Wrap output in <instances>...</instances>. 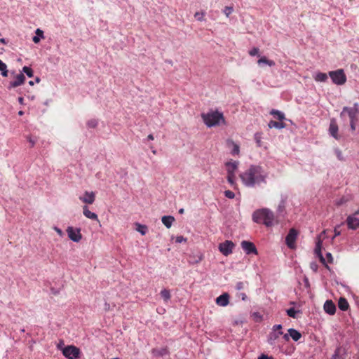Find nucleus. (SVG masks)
I'll list each match as a JSON object with an SVG mask.
<instances>
[{
	"label": "nucleus",
	"instance_id": "obj_23",
	"mask_svg": "<svg viewBox=\"0 0 359 359\" xmlns=\"http://www.w3.org/2000/svg\"><path fill=\"white\" fill-rule=\"evenodd\" d=\"M321 248H322L321 241H319L317 242V243L316 245L315 252L317 255V256L319 257L320 262L323 264H325V259L323 257V254L321 252Z\"/></svg>",
	"mask_w": 359,
	"mask_h": 359
},
{
	"label": "nucleus",
	"instance_id": "obj_35",
	"mask_svg": "<svg viewBox=\"0 0 359 359\" xmlns=\"http://www.w3.org/2000/svg\"><path fill=\"white\" fill-rule=\"evenodd\" d=\"M262 134L259 133H256L254 135V139L256 142L257 147H262Z\"/></svg>",
	"mask_w": 359,
	"mask_h": 359
},
{
	"label": "nucleus",
	"instance_id": "obj_4",
	"mask_svg": "<svg viewBox=\"0 0 359 359\" xmlns=\"http://www.w3.org/2000/svg\"><path fill=\"white\" fill-rule=\"evenodd\" d=\"M328 74L333 83L337 86L344 85L346 82V76L342 69L330 71Z\"/></svg>",
	"mask_w": 359,
	"mask_h": 359
},
{
	"label": "nucleus",
	"instance_id": "obj_22",
	"mask_svg": "<svg viewBox=\"0 0 359 359\" xmlns=\"http://www.w3.org/2000/svg\"><path fill=\"white\" fill-rule=\"evenodd\" d=\"M287 332L294 341H298L302 338V334L294 328H290Z\"/></svg>",
	"mask_w": 359,
	"mask_h": 359
},
{
	"label": "nucleus",
	"instance_id": "obj_47",
	"mask_svg": "<svg viewBox=\"0 0 359 359\" xmlns=\"http://www.w3.org/2000/svg\"><path fill=\"white\" fill-rule=\"evenodd\" d=\"M339 226H340V225H338V226H335V227H334V236L332 237V240H333L335 237H337V236H339V235L341 234V231L338 229Z\"/></svg>",
	"mask_w": 359,
	"mask_h": 359
},
{
	"label": "nucleus",
	"instance_id": "obj_53",
	"mask_svg": "<svg viewBox=\"0 0 359 359\" xmlns=\"http://www.w3.org/2000/svg\"><path fill=\"white\" fill-rule=\"evenodd\" d=\"M258 359H273L271 356H268L265 354H262Z\"/></svg>",
	"mask_w": 359,
	"mask_h": 359
},
{
	"label": "nucleus",
	"instance_id": "obj_51",
	"mask_svg": "<svg viewBox=\"0 0 359 359\" xmlns=\"http://www.w3.org/2000/svg\"><path fill=\"white\" fill-rule=\"evenodd\" d=\"M203 13H196L195 14V18L198 20H203Z\"/></svg>",
	"mask_w": 359,
	"mask_h": 359
},
{
	"label": "nucleus",
	"instance_id": "obj_16",
	"mask_svg": "<svg viewBox=\"0 0 359 359\" xmlns=\"http://www.w3.org/2000/svg\"><path fill=\"white\" fill-rule=\"evenodd\" d=\"M238 161H228L225 163L227 175H236V171L238 167Z\"/></svg>",
	"mask_w": 359,
	"mask_h": 359
},
{
	"label": "nucleus",
	"instance_id": "obj_21",
	"mask_svg": "<svg viewBox=\"0 0 359 359\" xmlns=\"http://www.w3.org/2000/svg\"><path fill=\"white\" fill-rule=\"evenodd\" d=\"M83 214L86 217L93 220H97L98 219L97 215L95 213L90 211L87 205H84L83 207Z\"/></svg>",
	"mask_w": 359,
	"mask_h": 359
},
{
	"label": "nucleus",
	"instance_id": "obj_50",
	"mask_svg": "<svg viewBox=\"0 0 359 359\" xmlns=\"http://www.w3.org/2000/svg\"><path fill=\"white\" fill-rule=\"evenodd\" d=\"M187 239L184 238L182 236H177L176 243H181L182 242H185Z\"/></svg>",
	"mask_w": 359,
	"mask_h": 359
},
{
	"label": "nucleus",
	"instance_id": "obj_58",
	"mask_svg": "<svg viewBox=\"0 0 359 359\" xmlns=\"http://www.w3.org/2000/svg\"><path fill=\"white\" fill-rule=\"evenodd\" d=\"M345 202H346V201L344 198H341V199H340L339 201H338L337 202V205H342Z\"/></svg>",
	"mask_w": 359,
	"mask_h": 359
},
{
	"label": "nucleus",
	"instance_id": "obj_55",
	"mask_svg": "<svg viewBox=\"0 0 359 359\" xmlns=\"http://www.w3.org/2000/svg\"><path fill=\"white\" fill-rule=\"evenodd\" d=\"M39 81H40V79L39 77H36L35 81H29V84L30 86H34V83H39Z\"/></svg>",
	"mask_w": 359,
	"mask_h": 359
},
{
	"label": "nucleus",
	"instance_id": "obj_48",
	"mask_svg": "<svg viewBox=\"0 0 359 359\" xmlns=\"http://www.w3.org/2000/svg\"><path fill=\"white\" fill-rule=\"evenodd\" d=\"M310 268L314 271L317 272L318 266L316 262H311L310 264Z\"/></svg>",
	"mask_w": 359,
	"mask_h": 359
},
{
	"label": "nucleus",
	"instance_id": "obj_3",
	"mask_svg": "<svg viewBox=\"0 0 359 359\" xmlns=\"http://www.w3.org/2000/svg\"><path fill=\"white\" fill-rule=\"evenodd\" d=\"M201 117L204 123L208 128L225 123L223 114L218 111H211L207 114H202Z\"/></svg>",
	"mask_w": 359,
	"mask_h": 359
},
{
	"label": "nucleus",
	"instance_id": "obj_11",
	"mask_svg": "<svg viewBox=\"0 0 359 359\" xmlns=\"http://www.w3.org/2000/svg\"><path fill=\"white\" fill-rule=\"evenodd\" d=\"M241 248L247 255L254 254L257 255L258 252L255 245L248 241H243L241 242Z\"/></svg>",
	"mask_w": 359,
	"mask_h": 359
},
{
	"label": "nucleus",
	"instance_id": "obj_25",
	"mask_svg": "<svg viewBox=\"0 0 359 359\" xmlns=\"http://www.w3.org/2000/svg\"><path fill=\"white\" fill-rule=\"evenodd\" d=\"M268 126L269 128H274L277 129H282L285 127V124L282 121H270L268 123Z\"/></svg>",
	"mask_w": 359,
	"mask_h": 359
},
{
	"label": "nucleus",
	"instance_id": "obj_39",
	"mask_svg": "<svg viewBox=\"0 0 359 359\" xmlns=\"http://www.w3.org/2000/svg\"><path fill=\"white\" fill-rule=\"evenodd\" d=\"M341 347H338L337 348H336L331 359H338L341 354Z\"/></svg>",
	"mask_w": 359,
	"mask_h": 359
},
{
	"label": "nucleus",
	"instance_id": "obj_26",
	"mask_svg": "<svg viewBox=\"0 0 359 359\" xmlns=\"http://www.w3.org/2000/svg\"><path fill=\"white\" fill-rule=\"evenodd\" d=\"M338 306L340 310L345 311L348 310L349 304L345 298L341 297L338 302Z\"/></svg>",
	"mask_w": 359,
	"mask_h": 359
},
{
	"label": "nucleus",
	"instance_id": "obj_2",
	"mask_svg": "<svg viewBox=\"0 0 359 359\" xmlns=\"http://www.w3.org/2000/svg\"><path fill=\"white\" fill-rule=\"evenodd\" d=\"M252 219L257 224H262L266 227H271L273 225L274 214L269 208H261L252 213Z\"/></svg>",
	"mask_w": 359,
	"mask_h": 359
},
{
	"label": "nucleus",
	"instance_id": "obj_8",
	"mask_svg": "<svg viewBox=\"0 0 359 359\" xmlns=\"http://www.w3.org/2000/svg\"><path fill=\"white\" fill-rule=\"evenodd\" d=\"M298 232L295 229H290L287 235L285 237V243L290 249H294L296 248L295 242L297 238Z\"/></svg>",
	"mask_w": 359,
	"mask_h": 359
},
{
	"label": "nucleus",
	"instance_id": "obj_28",
	"mask_svg": "<svg viewBox=\"0 0 359 359\" xmlns=\"http://www.w3.org/2000/svg\"><path fill=\"white\" fill-rule=\"evenodd\" d=\"M270 114L280 121L285 118L284 113L278 109H272Z\"/></svg>",
	"mask_w": 359,
	"mask_h": 359
},
{
	"label": "nucleus",
	"instance_id": "obj_6",
	"mask_svg": "<svg viewBox=\"0 0 359 359\" xmlns=\"http://www.w3.org/2000/svg\"><path fill=\"white\" fill-rule=\"evenodd\" d=\"M11 74L14 76V80L8 83L6 87L8 90H11L22 85L26 80V78L22 73L16 74L15 71H12L11 72Z\"/></svg>",
	"mask_w": 359,
	"mask_h": 359
},
{
	"label": "nucleus",
	"instance_id": "obj_49",
	"mask_svg": "<svg viewBox=\"0 0 359 359\" xmlns=\"http://www.w3.org/2000/svg\"><path fill=\"white\" fill-rule=\"evenodd\" d=\"M0 72H1V75L3 77H7V76H8V71L7 67H6V68H4V69H0Z\"/></svg>",
	"mask_w": 359,
	"mask_h": 359
},
{
	"label": "nucleus",
	"instance_id": "obj_59",
	"mask_svg": "<svg viewBox=\"0 0 359 359\" xmlns=\"http://www.w3.org/2000/svg\"><path fill=\"white\" fill-rule=\"evenodd\" d=\"M54 229L55 230V231L59 234V235H62V231L60 229H59L58 227H55Z\"/></svg>",
	"mask_w": 359,
	"mask_h": 359
},
{
	"label": "nucleus",
	"instance_id": "obj_1",
	"mask_svg": "<svg viewBox=\"0 0 359 359\" xmlns=\"http://www.w3.org/2000/svg\"><path fill=\"white\" fill-rule=\"evenodd\" d=\"M267 177L268 175L264 169L256 165H251L248 169L240 175L243 184L250 188L266 184Z\"/></svg>",
	"mask_w": 359,
	"mask_h": 359
},
{
	"label": "nucleus",
	"instance_id": "obj_62",
	"mask_svg": "<svg viewBox=\"0 0 359 359\" xmlns=\"http://www.w3.org/2000/svg\"><path fill=\"white\" fill-rule=\"evenodd\" d=\"M304 280L305 285H306V287H309V279H308L307 278H305Z\"/></svg>",
	"mask_w": 359,
	"mask_h": 359
},
{
	"label": "nucleus",
	"instance_id": "obj_5",
	"mask_svg": "<svg viewBox=\"0 0 359 359\" xmlns=\"http://www.w3.org/2000/svg\"><path fill=\"white\" fill-rule=\"evenodd\" d=\"M346 114H348L350 121H356L359 115V104L355 102L352 107H344L340 113V117L344 118Z\"/></svg>",
	"mask_w": 359,
	"mask_h": 359
},
{
	"label": "nucleus",
	"instance_id": "obj_30",
	"mask_svg": "<svg viewBox=\"0 0 359 359\" xmlns=\"http://www.w3.org/2000/svg\"><path fill=\"white\" fill-rule=\"evenodd\" d=\"M315 81L318 82H325L327 79V75L325 73L318 72L316 74Z\"/></svg>",
	"mask_w": 359,
	"mask_h": 359
},
{
	"label": "nucleus",
	"instance_id": "obj_57",
	"mask_svg": "<svg viewBox=\"0 0 359 359\" xmlns=\"http://www.w3.org/2000/svg\"><path fill=\"white\" fill-rule=\"evenodd\" d=\"M7 65L6 63H4L2 60H0V69H3L4 68H6Z\"/></svg>",
	"mask_w": 359,
	"mask_h": 359
},
{
	"label": "nucleus",
	"instance_id": "obj_27",
	"mask_svg": "<svg viewBox=\"0 0 359 359\" xmlns=\"http://www.w3.org/2000/svg\"><path fill=\"white\" fill-rule=\"evenodd\" d=\"M35 34L36 35L33 36L32 41H34V43H38L41 39L44 38L43 31L38 28L36 29Z\"/></svg>",
	"mask_w": 359,
	"mask_h": 359
},
{
	"label": "nucleus",
	"instance_id": "obj_19",
	"mask_svg": "<svg viewBox=\"0 0 359 359\" xmlns=\"http://www.w3.org/2000/svg\"><path fill=\"white\" fill-rule=\"evenodd\" d=\"M323 308L325 313L329 315H334L336 312V306L332 300L325 301Z\"/></svg>",
	"mask_w": 359,
	"mask_h": 359
},
{
	"label": "nucleus",
	"instance_id": "obj_54",
	"mask_svg": "<svg viewBox=\"0 0 359 359\" xmlns=\"http://www.w3.org/2000/svg\"><path fill=\"white\" fill-rule=\"evenodd\" d=\"M290 335L289 332H287V334H283V338L285 341H289L290 340Z\"/></svg>",
	"mask_w": 359,
	"mask_h": 359
},
{
	"label": "nucleus",
	"instance_id": "obj_9",
	"mask_svg": "<svg viewBox=\"0 0 359 359\" xmlns=\"http://www.w3.org/2000/svg\"><path fill=\"white\" fill-rule=\"evenodd\" d=\"M235 244L231 241L226 240L219 245V250L224 256H228L232 253Z\"/></svg>",
	"mask_w": 359,
	"mask_h": 359
},
{
	"label": "nucleus",
	"instance_id": "obj_44",
	"mask_svg": "<svg viewBox=\"0 0 359 359\" xmlns=\"http://www.w3.org/2000/svg\"><path fill=\"white\" fill-rule=\"evenodd\" d=\"M244 285H245V283L243 282H241V281L237 282L236 284V289L237 290H241L244 289Z\"/></svg>",
	"mask_w": 359,
	"mask_h": 359
},
{
	"label": "nucleus",
	"instance_id": "obj_29",
	"mask_svg": "<svg viewBox=\"0 0 359 359\" xmlns=\"http://www.w3.org/2000/svg\"><path fill=\"white\" fill-rule=\"evenodd\" d=\"M257 63L259 65H267L270 67L275 65V62L273 60H268L266 57H262L258 60Z\"/></svg>",
	"mask_w": 359,
	"mask_h": 359
},
{
	"label": "nucleus",
	"instance_id": "obj_38",
	"mask_svg": "<svg viewBox=\"0 0 359 359\" xmlns=\"http://www.w3.org/2000/svg\"><path fill=\"white\" fill-rule=\"evenodd\" d=\"M233 11V8L231 6H226L223 11L224 13L226 15V17H229L232 13Z\"/></svg>",
	"mask_w": 359,
	"mask_h": 359
},
{
	"label": "nucleus",
	"instance_id": "obj_61",
	"mask_svg": "<svg viewBox=\"0 0 359 359\" xmlns=\"http://www.w3.org/2000/svg\"><path fill=\"white\" fill-rule=\"evenodd\" d=\"M18 102L20 104H24V99L22 97H18Z\"/></svg>",
	"mask_w": 359,
	"mask_h": 359
},
{
	"label": "nucleus",
	"instance_id": "obj_17",
	"mask_svg": "<svg viewBox=\"0 0 359 359\" xmlns=\"http://www.w3.org/2000/svg\"><path fill=\"white\" fill-rule=\"evenodd\" d=\"M283 332L282 331L275 332L271 330L267 336V342L271 346H274L276 344V341L279 338L280 335H283Z\"/></svg>",
	"mask_w": 359,
	"mask_h": 359
},
{
	"label": "nucleus",
	"instance_id": "obj_31",
	"mask_svg": "<svg viewBox=\"0 0 359 359\" xmlns=\"http://www.w3.org/2000/svg\"><path fill=\"white\" fill-rule=\"evenodd\" d=\"M23 74H25L29 78H32L34 76L33 69L27 66H25L22 67V72Z\"/></svg>",
	"mask_w": 359,
	"mask_h": 359
},
{
	"label": "nucleus",
	"instance_id": "obj_34",
	"mask_svg": "<svg viewBox=\"0 0 359 359\" xmlns=\"http://www.w3.org/2000/svg\"><path fill=\"white\" fill-rule=\"evenodd\" d=\"M161 297L164 299L165 302H168L170 299V291L167 289H163L161 291L160 293Z\"/></svg>",
	"mask_w": 359,
	"mask_h": 359
},
{
	"label": "nucleus",
	"instance_id": "obj_52",
	"mask_svg": "<svg viewBox=\"0 0 359 359\" xmlns=\"http://www.w3.org/2000/svg\"><path fill=\"white\" fill-rule=\"evenodd\" d=\"M355 121H350V128L352 131L355 130Z\"/></svg>",
	"mask_w": 359,
	"mask_h": 359
},
{
	"label": "nucleus",
	"instance_id": "obj_13",
	"mask_svg": "<svg viewBox=\"0 0 359 359\" xmlns=\"http://www.w3.org/2000/svg\"><path fill=\"white\" fill-rule=\"evenodd\" d=\"M346 222L349 229L356 230L359 228V217H358L350 215L347 217Z\"/></svg>",
	"mask_w": 359,
	"mask_h": 359
},
{
	"label": "nucleus",
	"instance_id": "obj_60",
	"mask_svg": "<svg viewBox=\"0 0 359 359\" xmlns=\"http://www.w3.org/2000/svg\"><path fill=\"white\" fill-rule=\"evenodd\" d=\"M241 296L243 301H245L248 298L247 295L245 293H241Z\"/></svg>",
	"mask_w": 359,
	"mask_h": 359
},
{
	"label": "nucleus",
	"instance_id": "obj_40",
	"mask_svg": "<svg viewBox=\"0 0 359 359\" xmlns=\"http://www.w3.org/2000/svg\"><path fill=\"white\" fill-rule=\"evenodd\" d=\"M224 196L229 199H232L235 197V194L231 190H226L224 191Z\"/></svg>",
	"mask_w": 359,
	"mask_h": 359
},
{
	"label": "nucleus",
	"instance_id": "obj_33",
	"mask_svg": "<svg viewBox=\"0 0 359 359\" xmlns=\"http://www.w3.org/2000/svg\"><path fill=\"white\" fill-rule=\"evenodd\" d=\"M136 230L140 233L141 235L144 236L147 233L148 228L146 225L137 224Z\"/></svg>",
	"mask_w": 359,
	"mask_h": 359
},
{
	"label": "nucleus",
	"instance_id": "obj_56",
	"mask_svg": "<svg viewBox=\"0 0 359 359\" xmlns=\"http://www.w3.org/2000/svg\"><path fill=\"white\" fill-rule=\"evenodd\" d=\"M326 257L328 259V261L331 263L332 262V254L330 252H327L326 253Z\"/></svg>",
	"mask_w": 359,
	"mask_h": 359
},
{
	"label": "nucleus",
	"instance_id": "obj_20",
	"mask_svg": "<svg viewBox=\"0 0 359 359\" xmlns=\"http://www.w3.org/2000/svg\"><path fill=\"white\" fill-rule=\"evenodd\" d=\"M287 199V196L286 195H281L280 201L277 208V212H278L279 215H283L285 212Z\"/></svg>",
	"mask_w": 359,
	"mask_h": 359
},
{
	"label": "nucleus",
	"instance_id": "obj_42",
	"mask_svg": "<svg viewBox=\"0 0 359 359\" xmlns=\"http://www.w3.org/2000/svg\"><path fill=\"white\" fill-rule=\"evenodd\" d=\"M259 50L258 48H256V47H254L252 48L250 51H249V54L251 55V56H255V55H257L259 54Z\"/></svg>",
	"mask_w": 359,
	"mask_h": 359
},
{
	"label": "nucleus",
	"instance_id": "obj_15",
	"mask_svg": "<svg viewBox=\"0 0 359 359\" xmlns=\"http://www.w3.org/2000/svg\"><path fill=\"white\" fill-rule=\"evenodd\" d=\"M95 199V195L93 191H85L83 196H79V200L87 204H93Z\"/></svg>",
	"mask_w": 359,
	"mask_h": 359
},
{
	"label": "nucleus",
	"instance_id": "obj_12",
	"mask_svg": "<svg viewBox=\"0 0 359 359\" xmlns=\"http://www.w3.org/2000/svg\"><path fill=\"white\" fill-rule=\"evenodd\" d=\"M339 127L335 118H332L329 126V135L337 140H339L341 136L338 134Z\"/></svg>",
	"mask_w": 359,
	"mask_h": 359
},
{
	"label": "nucleus",
	"instance_id": "obj_63",
	"mask_svg": "<svg viewBox=\"0 0 359 359\" xmlns=\"http://www.w3.org/2000/svg\"><path fill=\"white\" fill-rule=\"evenodd\" d=\"M147 140H154V136L152 134H149L148 136H147Z\"/></svg>",
	"mask_w": 359,
	"mask_h": 359
},
{
	"label": "nucleus",
	"instance_id": "obj_46",
	"mask_svg": "<svg viewBox=\"0 0 359 359\" xmlns=\"http://www.w3.org/2000/svg\"><path fill=\"white\" fill-rule=\"evenodd\" d=\"M282 327H283V326L281 324H276L273 326L271 330L275 331V332H279V331H280Z\"/></svg>",
	"mask_w": 359,
	"mask_h": 359
},
{
	"label": "nucleus",
	"instance_id": "obj_37",
	"mask_svg": "<svg viewBox=\"0 0 359 359\" xmlns=\"http://www.w3.org/2000/svg\"><path fill=\"white\" fill-rule=\"evenodd\" d=\"M86 124L89 128H95L97 127L98 122L96 119H90L88 121Z\"/></svg>",
	"mask_w": 359,
	"mask_h": 359
},
{
	"label": "nucleus",
	"instance_id": "obj_36",
	"mask_svg": "<svg viewBox=\"0 0 359 359\" xmlns=\"http://www.w3.org/2000/svg\"><path fill=\"white\" fill-rule=\"evenodd\" d=\"M236 175H227V182L231 185V187L235 188L236 186Z\"/></svg>",
	"mask_w": 359,
	"mask_h": 359
},
{
	"label": "nucleus",
	"instance_id": "obj_64",
	"mask_svg": "<svg viewBox=\"0 0 359 359\" xmlns=\"http://www.w3.org/2000/svg\"><path fill=\"white\" fill-rule=\"evenodd\" d=\"M352 215H354L355 217L359 216V208L353 213Z\"/></svg>",
	"mask_w": 359,
	"mask_h": 359
},
{
	"label": "nucleus",
	"instance_id": "obj_14",
	"mask_svg": "<svg viewBox=\"0 0 359 359\" xmlns=\"http://www.w3.org/2000/svg\"><path fill=\"white\" fill-rule=\"evenodd\" d=\"M152 355L155 358L163 357L170 354V351L167 346L161 348H154L151 351Z\"/></svg>",
	"mask_w": 359,
	"mask_h": 359
},
{
	"label": "nucleus",
	"instance_id": "obj_7",
	"mask_svg": "<svg viewBox=\"0 0 359 359\" xmlns=\"http://www.w3.org/2000/svg\"><path fill=\"white\" fill-rule=\"evenodd\" d=\"M62 354L68 359H78L80 355V350L74 346H67L62 350Z\"/></svg>",
	"mask_w": 359,
	"mask_h": 359
},
{
	"label": "nucleus",
	"instance_id": "obj_41",
	"mask_svg": "<svg viewBox=\"0 0 359 359\" xmlns=\"http://www.w3.org/2000/svg\"><path fill=\"white\" fill-rule=\"evenodd\" d=\"M232 144H233V148L231 150V154L232 155H237V154H238L239 151H240L239 150V146L238 144L233 143V142H232Z\"/></svg>",
	"mask_w": 359,
	"mask_h": 359
},
{
	"label": "nucleus",
	"instance_id": "obj_45",
	"mask_svg": "<svg viewBox=\"0 0 359 359\" xmlns=\"http://www.w3.org/2000/svg\"><path fill=\"white\" fill-rule=\"evenodd\" d=\"M334 151H335V154L337 155V158L339 161H343L344 160V157L342 156L341 151L339 149H336Z\"/></svg>",
	"mask_w": 359,
	"mask_h": 359
},
{
	"label": "nucleus",
	"instance_id": "obj_24",
	"mask_svg": "<svg viewBox=\"0 0 359 359\" xmlns=\"http://www.w3.org/2000/svg\"><path fill=\"white\" fill-rule=\"evenodd\" d=\"M162 223L168 228H170L172 222L175 221V218L170 215H165L162 217L161 219Z\"/></svg>",
	"mask_w": 359,
	"mask_h": 359
},
{
	"label": "nucleus",
	"instance_id": "obj_18",
	"mask_svg": "<svg viewBox=\"0 0 359 359\" xmlns=\"http://www.w3.org/2000/svg\"><path fill=\"white\" fill-rule=\"evenodd\" d=\"M215 302L220 306H226L229 303V295L228 293H223L222 294L217 297L215 299Z\"/></svg>",
	"mask_w": 359,
	"mask_h": 359
},
{
	"label": "nucleus",
	"instance_id": "obj_43",
	"mask_svg": "<svg viewBox=\"0 0 359 359\" xmlns=\"http://www.w3.org/2000/svg\"><path fill=\"white\" fill-rule=\"evenodd\" d=\"M27 140L29 142L31 147H34L36 142V137H33L32 136H28Z\"/></svg>",
	"mask_w": 359,
	"mask_h": 359
},
{
	"label": "nucleus",
	"instance_id": "obj_10",
	"mask_svg": "<svg viewBox=\"0 0 359 359\" xmlns=\"http://www.w3.org/2000/svg\"><path fill=\"white\" fill-rule=\"evenodd\" d=\"M68 237L74 242H79L81 239V233L80 229H74L72 226H69L67 229Z\"/></svg>",
	"mask_w": 359,
	"mask_h": 359
},
{
	"label": "nucleus",
	"instance_id": "obj_32",
	"mask_svg": "<svg viewBox=\"0 0 359 359\" xmlns=\"http://www.w3.org/2000/svg\"><path fill=\"white\" fill-rule=\"evenodd\" d=\"M287 315L291 318H296L297 313H301L299 310H296L294 308L292 307L286 310Z\"/></svg>",
	"mask_w": 359,
	"mask_h": 359
}]
</instances>
